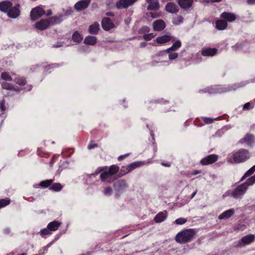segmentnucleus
Segmentation results:
<instances>
[{"instance_id":"nucleus-18","label":"nucleus","mask_w":255,"mask_h":255,"mask_svg":"<svg viewBox=\"0 0 255 255\" xmlns=\"http://www.w3.org/2000/svg\"><path fill=\"white\" fill-rule=\"evenodd\" d=\"M165 27V23L162 20H157L153 23V28L156 31H161Z\"/></svg>"},{"instance_id":"nucleus-1","label":"nucleus","mask_w":255,"mask_h":255,"mask_svg":"<svg viewBox=\"0 0 255 255\" xmlns=\"http://www.w3.org/2000/svg\"><path fill=\"white\" fill-rule=\"evenodd\" d=\"M246 85L244 82L224 86H214L200 90L199 92L209 94L222 93L234 91Z\"/></svg>"},{"instance_id":"nucleus-52","label":"nucleus","mask_w":255,"mask_h":255,"mask_svg":"<svg viewBox=\"0 0 255 255\" xmlns=\"http://www.w3.org/2000/svg\"><path fill=\"white\" fill-rule=\"evenodd\" d=\"M97 146H98V145L97 143H91L89 144L88 147V149H91L92 148H94L97 147Z\"/></svg>"},{"instance_id":"nucleus-36","label":"nucleus","mask_w":255,"mask_h":255,"mask_svg":"<svg viewBox=\"0 0 255 255\" xmlns=\"http://www.w3.org/2000/svg\"><path fill=\"white\" fill-rule=\"evenodd\" d=\"M1 78L6 81H10L12 80V78L9 73L4 72L1 74Z\"/></svg>"},{"instance_id":"nucleus-2","label":"nucleus","mask_w":255,"mask_h":255,"mask_svg":"<svg viewBox=\"0 0 255 255\" xmlns=\"http://www.w3.org/2000/svg\"><path fill=\"white\" fill-rule=\"evenodd\" d=\"M119 170V167L116 165H112L109 168L107 167L99 168L95 173L89 175V177H94L101 173L100 178L102 182H110L113 180V176Z\"/></svg>"},{"instance_id":"nucleus-5","label":"nucleus","mask_w":255,"mask_h":255,"mask_svg":"<svg viewBox=\"0 0 255 255\" xmlns=\"http://www.w3.org/2000/svg\"><path fill=\"white\" fill-rule=\"evenodd\" d=\"M195 234L196 232L193 229L184 230L176 235L175 240L179 243L184 244L190 242Z\"/></svg>"},{"instance_id":"nucleus-30","label":"nucleus","mask_w":255,"mask_h":255,"mask_svg":"<svg viewBox=\"0 0 255 255\" xmlns=\"http://www.w3.org/2000/svg\"><path fill=\"white\" fill-rule=\"evenodd\" d=\"M99 28V24L97 22H96L90 26L89 31L91 34H96L98 32Z\"/></svg>"},{"instance_id":"nucleus-21","label":"nucleus","mask_w":255,"mask_h":255,"mask_svg":"<svg viewBox=\"0 0 255 255\" xmlns=\"http://www.w3.org/2000/svg\"><path fill=\"white\" fill-rule=\"evenodd\" d=\"M90 1H78L74 5L76 9L78 11L86 8L89 4Z\"/></svg>"},{"instance_id":"nucleus-56","label":"nucleus","mask_w":255,"mask_h":255,"mask_svg":"<svg viewBox=\"0 0 255 255\" xmlns=\"http://www.w3.org/2000/svg\"><path fill=\"white\" fill-rule=\"evenodd\" d=\"M197 192V189H196L195 191L191 194V199H192L194 197V196H195V195L196 194Z\"/></svg>"},{"instance_id":"nucleus-6","label":"nucleus","mask_w":255,"mask_h":255,"mask_svg":"<svg viewBox=\"0 0 255 255\" xmlns=\"http://www.w3.org/2000/svg\"><path fill=\"white\" fill-rule=\"evenodd\" d=\"M164 58H165V57L164 51H159L152 56V61L150 63V64L153 67L159 66L161 64L163 66L170 65L171 62L167 60H164Z\"/></svg>"},{"instance_id":"nucleus-41","label":"nucleus","mask_w":255,"mask_h":255,"mask_svg":"<svg viewBox=\"0 0 255 255\" xmlns=\"http://www.w3.org/2000/svg\"><path fill=\"white\" fill-rule=\"evenodd\" d=\"M183 18L180 15L176 16L173 19V23L175 25H179V24L182 23L183 22Z\"/></svg>"},{"instance_id":"nucleus-55","label":"nucleus","mask_w":255,"mask_h":255,"mask_svg":"<svg viewBox=\"0 0 255 255\" xmlns=\"http://www.w3.org/2000/svg\"><path fill=\"white\" fill-rule=\"evenodd\" d=\"M57 66V64H52L51 65H49L48 66H47L46 67V68H47V69H49L50 68H55Z\"/></svg>"},{"instance_id":"nucleus-19","label":"nucleus","mask_w":255,"mask_h":255,"mask_svg":"<svg viewBox=\"0 0 255 255\" xmlns=\"http://www.w3.org/2000/svg\"><path fill=\"white\" fill-rule=\"evenodd\" d=\"M167 214L166 211H163L158 213L154 217V220L156 223H160L163 222L167 218Z\"/></svg>"},{"instance_id":"nucleus-22","label":"nucleus","mask_w":255,"mask_h":255,"mask_svg":"<svg viewBox=\"0 0 255 255\" xmlns=\"http://www.w3.org/2000/svg\"><path fill=\"white\" fill-rule=\"evenodd\" d=\"M135 1H118L116 6L118 9L126 8L132 5Z\"/></svg>"},{"instance_id":"nucleus-12","label":"nucleus","mask_w":255,"mask_h":255,"mask_svg":"<svg viewBox=\"0 0 255 255\" xmlns=\"http://www.w3.org/2000/svg\"><path fill=\"white\" fill-rule=\"evenodd\" d=\"M145 163V161H137L129 164L126 167H123V168L121 169V172H122L123 171V169L125 168L126 169V171H124V172L122 175H124L131 172L136 168L144 165Z\"/></svg>"},{"instance_id":"nucleus-40","label":"nucleus","mask_w":255,"mask_h":255,"mask_svg":"<svg viewBox=\"0 0 255 255\" xmlns=\"http://www.w3.org/2000/svg\"><path fill=\"white\" fill-rule=\"evenodd\" d=\"M10 199L8 198L0 199V208H2L8 205L10 203Z\"/></svg>"},{"instance_id":"nucleus-4","label":"nucleus","mask_w":255,"mask_h":255,"mask_svg":"<svg viewBox=\"0 0 255 255\" xmlns=\"http://www.w3.org/2000/svg\"><path fill=\"white\" fill-rule=\"evenodd\" d=\"M250 157V154L249 151L247 149L242 148L230 153L228 155L227 160L231 163H239L246 161L249 159Z\"/></svg>"},{"instance_id":"nucleus-13","label":"nucleus","mask_w":255,"mask_h":255,"mask_svg":"<svg viewBox=\"0 0 255 255\" xmlns=\"http://www.w3.org/2000/svg\"><path fill=\"white\" fill-rule=\"evenodd\" d=\"M255 142V136L251 133H247L244 137L239 140L240 143H246L248 146H252Z\"/></svg>"},{"instance_id":"nucleus-15","label":"nucleus","mask_w":255,"mask_h":255,"mask_svg":"<svg viewBox=\"0 0 255 255\" xmlns=\"http://www.w3.org/2000/svg\"><path fill=\"white\" fill-rule=\"evenodd\" d=\"M221 18L227 21V23L235 21L236 19V15L232 12H224L221 15Z\"/></svg>"},{"instance_id":"nucleus-3","label":"nucleus","mask_w":255,"mask_h":255,"mask_svg":"<svg viewBox=\"0 0 255 255\" xmlns=\"http://www.w3.org/2000/svg\"><path fill=\"white\" fill-rule=\"evenodd\" d=\"M0 10L6 12L8 17L16 18L20 14L19 4L12 6L10 1H2L0 2Z\"/></svg>"},{"instance_id":"nucleus-58","label":"nucleus","mask_w":255,"mask_h":255,"mask_svg":"<svg viewBox=\"0 0 255 255\" xmlns=\"http://www.w3.org/2000/svg\"><path fill=\"white\" fill-rule=\"evenodd\" d=\"M200 173H201V171L196 170V171H194V172H193L192 175H196V174H199Z\"/></svg>"},{"instance_id":"nucleus-11","label":"nucleus","mask_w":255,"mask_h":255,"mask_svg":"<svg viewBox=\"0 0 255 255\" xmlns=\"http://www.w3.org/2000/svg\"><path fill=\"white\" fill-rule=\"evenodd\" d=\"M255 236L253 234H249L244 236L239 241L237 246L239 247L244 246L246 245H249L254 242Z\"/></svg>"},{"instance_id":"nucleus-62","label":"nucleus","mask_w":255,"mask_h":255,"mask_svg":"<svg viewBox=\"0 0 255 255\" xmlns=\"http://www.w3.org/2000/svg\"><path fill=\"white\" fill-rule=\"evenodd\" d=\"M162 164L165 166H166V167H169L170 166V164H168V163H166V164H164V163H162Z\"/></svg>"},{"instance_id":"nucleus-7","label":"nucleus","mask_w":255,"mask_h":255,"mask_svg":"<svg viewBox=\"0 0 255 255\" xmlns=\"http://www.w3.org/2000/svg\"><path fill=\"white\" fill-rule=\"evenodd\" d=\"M62 17L60 16L58 17H52L49 19H42L35 23V27L38 29L44 30L48 28L50 24L60 23L62 20Z\"/></svg>"},{"instance_id":"nucleus-29","label":"nucleus","mask_w":255,"mask_h":255,"mask_svg":"<svg viewBox=\"0 0 255 255\" xmlns=\"http://www.w3.org/2000/svg\"><path fill=\"white\" fill-rule=\"evenodd\" d=\"M84 42L86 44L93 45L97 42V38L94 36H88L85 38Z\"/></svg>"},{"instance_id":"nucleus-59","label":"nucleus","mask_w":255,"mask_h":255,"mask_svg":"<svg viewBox=\"0 0 255 255\" xmlns=\"http://www.w3.org/2000/svg\"><path fill=\"white\" fill-rule=\"evenodd\" d=\"M127 155H128V154H125V155H121V156H119V157L118 159H119V160H122V159H123V158H124L125 156H127Z\"/></svg>"},{"instance_id":"nucleus-26","label":"nucleus","mask_w":255,"mask_h":255,"mask_svg":"<svg viewBox=\"0 0 255 255\" xmlns=\"http://www.w3.org/2000/svg\"><path fill=\"white\" fill-rule=\"evenodd\" d=\"M61 225V222H59L57 221H54L51 222H50L48 224L47 228L50 230V231L51 232L56 231L59 228Z\"/></svg>"},{"instance_id":"nucleus-14","label":"nucleus","mask_w":255,"mask_h":255,"mask_svg":"<svg viewBox=\"0 0 255 255\" xmlns=\"http://www.w3.org/2000/svg\"><path fill=\"white\" fill-rule=\"evenodd\" d=\"M218 159V156L216 154H211L202 158L200 163L203 165H207L212 164L216 162Z\"/></svg>"},{"instance_id":"nucleus-35","label":"nucleus","mask_w":255,"mask_h":255,"mask_svg":"<svg viewBox=\"0 0 255 255\" xmlns=\"http://www.w3.org/2000/svg\"><path fill=\"white\" fill-rule=\"evenodd\" d=\"M255 183V174L254 176L250 177L244 183V185H246V187H248L250 186L253 185Z\"/></svg>"},{"instance_id":"nucleus-25","label":"nucleus","mask_w":255,"mask_h":255,"mask_svg":"<svg viewBox=\"0 0 255 255\" xmlns=\"http://www.w3.org/2000/svg\"><path fill=\"white\" fill-rule=\"evenodd\" d=\"M172 39V36L170 35H163L158 37L156 39V42L159 44H164Z\"/></svg>"},{"instance_id":"nucleus-63","label":"nucleus","mask_w":255,"mask_h":255,"mask_svg":"<svg viewBox=\"0 0 255 255\" xmlns=\"http://www.w3.org/2000/svg\"><path fill=\"white\" fill-rule=\"evenodd\" d=\"M248 1L249 4H254L255 2V1H252V0Z\"/></svg>"},{"instance_id":"nucleus-16","label":"nucleus","mask_w":255,"mask_h":255,"mask_svg":"<svg viewBox=\"0 0 255 255\" xmlns=\"http://www.w3.org/2000/svg\"><path fill=\"white\" fill-rule=\"evenodd\" d=\"M102 25L104 29L109 30L115 26L114 24L111 21L110 18L105 17L102 21Z\"/></svg>"},{"instance_id":"nucleus-32","label":"nucleus","mask_w":255,"mask_h":255,"mask_svg":"<svg viewBox=\"0 0 255 255\" xmlns=\"http://www.w3.org/2000/svg\"><path fill=\"white\" fill-rule=\"evenodd\" d=\"M180 7L185 9H188L192 5V1H178Z\"/></svg>"},{"instance_id":"nucleus-20","label":"nucleus","mask_w":255,"mask_h":255,"mask_svg":"<svg viewBox=\"0 0 255 255\" xmlns=\"http://www.w3.org/2000/svg\"><path fill=\"white\" fill-rule=\"evenodd\" d=\"M234 213L235 210L234 209L228 210L220 215L218 219L220 220L227 219L231 217Z\"/></svg>"},{"instance_id":"nucleus-60","label":"nucleus","mask_w":255,"mask_h":255,"mask_svg":"<svg viewBox=\"0 0 255 255\" xmlns=\"http://www.w3.org/2000/svg\"><path fill=\"white\" fill-rule=\"evenodd\" d=\"M5 234H8L10 232V230L9 229H6L4 231Z\"/></svg>"},{"instance_id":"nucleus-8","label":"nucleus","mask_w":255,"mask_h":255,"mask_svg":"<svg viewBox=\"0 0 255 255\" xmlns=\"http://www.w3.org/2000/svg\"><path fill=\"white\" fill-rule=\"evenodd\" d=\"M114 187L115 192V196L119 197L121 193L126 189L127 184L125 181L121 180L116 182L114 185Z\"/></svg>"},{"instance_id":"nucleus-57","label":"nucleus","mask_w":255,"mask_h":255,"mask_svg":"<svg viewBox=\"0 0 255 255\" xmlns=\"http://www.w3.org/2000/svg\"><path fill=\"white\" fill-rule=\"evenodd\" d=\"M62 45H63V43H60V44H55L53 46V47H56V48H58V47H61Z\"/></svg>"},{"instance_id":"nucleus-54","label":"nucleus","mask_w":255,"mask_h":255,"mask_svg":"<svg viewBox=\"0 0 255 255\" xmlns=\"http://www.w3.org/2000/svg\"><path fill=\"white\" fill-rule=\"evenodd\" d=\"M178 49H175V47H174V46L172 45L170 47L167 48L165 50L170 51H173V52H176Z\"/></svg>"},{"instance_id":"nucleus-34","label":"nucleus","mask_w":255,"mask_h":255,"mask_svg":"<svg viewBox=\"0 0 255 255\" xmlns=\"http://www.w3.org/2000/svg\"><path fill=\"white\" fill-rule=\"evenodd\" d=\"M63 188V186L59 183H56L53 184L50 187V189L51 190L59 192L62 190Z\"/></svg>"},{"instance_id":"nucleus-49","label":"nucleus","mask_w":255,"mask_h":255,"mask_svg":"<svg viewBox=\"0 0 255 255\" xmlns=\"http://www.w3.org/2000/svg\"><path fill=\"white\" fill-rule=\"evenodd\" d=\"M154 36V35H153L152 33H149L144 34L143 35V38L146 40H151Z\"/></svg>"},{"instance_id":"nucleus-33","label":"nucleus","mask_w":255,"mask_h":255,"mask_svg":"<svg viewBox=\"0 0 255 255\" xmlns=\"http://www.w3.org/2000/svg\"><path fill=\"white\" fill-rule=\"evenodd\" d=\"M150 2L147 7V9L149 10H155L159 8V4L157 1H150Z\"/></svg>"},{"instance_id":"nucleus-46","label":"nucleus","mask_w":255,"mask_h":255,"mask_svg":"<svg viewBox=\"0 0 255 255\" xmlns=\"http://www.w3.org/2000/svg\"><path fill=\"white\" fill-rule=\"evenodd\" d=\"M244 45L242 43H237L233 47V48L236 51L242 50H244Z\"/></svg>"},{"instance_id":"nucleus-39","label":"nucleus","mask_w":255,"mask_h":255,"mask_svg":"<svg viewBox=\"0 0 255 255\" xmlns=\"http://www.w3.org/2000/svg\"><path fill=\"white\" fill-rule=\"evenodd\" d=\"M255 171V165L249 169L242 177L241 180H243L246 177L251 175Z\"/></svg>"},{"instance_id":"nucleus-51","label":"nucleus","mask_w":255,"mask_h":255,"mask_svg":"<svg viewBox=\"0 0 255 255\" xmlns=\"http://www.w3.org/2000/svg\"><path fill=\"white\" fill-rule=\"evenodd\" d=\"M5 109V101L3 100L0 103V109L1 111H4Z\"/></svg>"},{"instance_id":"nucleus-43","label":"nucleus","mask_w":255,"mask_h":255,"mask_svg":"<svg viewBox=\"0 0 255 255\" xmlns=\"http://www.w3.org/2000/svg\"><path fill=\"white\" fill-rule=\"evenodd\" d=\"M103 192L106 196H111L113 193V189L111 187H107L103 190Z\"/></svg>"},{"instance_id":"nucleus-50","label":"nucleus","mask_w":255,"mask_h":255,"mask_svg":"<svg viewBox=\"0 0 255 255\" xmlns=\"http://www.w3.org/2000/svg\"><path fill=\"white\" fill-rule=\"evenodd\" d=\"M173 45L175 47V49H178L181 46V43L180 40H178L173 44Z\"/></svg>"},{"instance_id":"nucleus-38","label":"nucleus","mask_w":255,"mask_h":255,"mask_svg":"<svg viewBox=\"0 0 255 255\" xmlns=\"http://www.w3.org/2000/svg\"><path fill=\"white\" fill-rule=\"evenodd\" d=\"M39 234L42 238H45L47 235H50L51 234V232L50 230L47 227L42 229L40 232Z\"/></svg>"},{"instance_id":"nucleus-17","label":"nucleus","mask_w":255,"mask_h":255,"mask_svg":"<svg viewBox=\"0 0 255 255\" xmlns=\"http://www.w3.org/2000/svg\"><path fill=\"white\" fill-rule=\"evenodd\" d=\"M217 52V49L214 48H203L201 54L204 56H212L215 55Z\"/></svg>"},{"instance_id":"nucleus-53","label":"nucleus","mask_w":255,"mask_h":255,"mask_svg":"<svg viewBox=\"0 0 255 255\" xmlns=\"http://www.w3.org/2000/svg\"><path fill=\"white\" fill-rule=\"evenodd\" d=\"M86 50L87 48L84 46H80L78 48V51L81 52H85L86 51Z\"/></svg>"},{"instance_id":"nucleus-61","label":"nucleus","mask_w":255,"mask_h":255,"mask_svg":"<svg viewBox=\"0 0 255 255\" xmlns=\"http://www.w3.org/2000/svg\"><path fill=\"white\" fill-rule=\"evenodd\" d=\"M149 14L151 15V16L152 17V18H155L156 17H157L158 16L157 15H153V13L152 12H150L149 13Z\"/></svg>"},{"instance_id":"nucleus-24","label":"nucleus","mask_w":255,"mask_h":255,"mask_svg":"<svg viewBox=\"0 0 255 255\" xmlns=\"http://www.w3.org/2000/svg\"><path fill=\"white\" fill-rule=\"evenodd\" d=\"M227 27V21L221 18L216 22V28L220 30H224Z\"/></svg>"},{"instance_id":"nucleus-37","label":"nucleus","mask_w":255,"mask_h":255,"mask_svg":"<svg viewBox=\"0 0 255 255\" xmlns=\"http://www.w3.org/2000/svg\"><path fill=\"white\" fill-rule=\"evenodd\" d=\"M53 182L52 179L46 180L44 181H42L40 182L39 186H42L43 187H48Z\"/></svg>"},{"instance_id":"nucleus-28","label":"nucleus","mask_w":255,"mask_h":255,"mask_svg":"<svg viewBox=\"0 0 255 255\" xmlns=\"http://www.w3.org/2000/svg\"><path fill=\"white\" fill-rule=\"evenodd\" d=\"M165 53V57H166L167 55L168 56V59L170 62L171 61L175 60L178 56V54L176 52L170 51L167 50H163Z\"/></svg>"},{"instance_id":"nucleus-47","label":"nucleus","mask_w":255,"mask_h":255,"mask_svg":"<svg viewBox=\"0 0 255 255\" xmlns=\"http://www.w3.org/2000/svg\"><path fill=\"white\" fill-rule=\"evenodd\" d=\"M175 222L177 225H182L187 222V220L185 218H180L176 219Z\"/></svg>"},{"instance_id":"nucleus-45","label":"nucleus","mask_w":255,"mask_h":255,"mask_svg":"<svg viewBox=\"0 0 255 255\" xmlns=\"http://www.w3.org/2000/svg\"><path fill=\"white\" fill-rule=\"evenodd\" d=\"M217 119V118L213 119V118L204 117V118H203V121L204 122V123L205 124H209L212 123Z\"/></svg>"},{"instance_id":"nucleus-48","label":"nucleus","mask_w":255,"mask_h":255,"mask_svg":"<svg viewBox=\"0 0 255 255\" xmlns=\"http://www.w3.org/2000/svg\"><path fill=\"white\" fill-rule=\"evenodd\" d=\"M253 107H254V106L252 105V104L248 102V103H246L244 105L243 110H249L253 109Z\"/></svg>"},{"instance_id":"nucleus-23","label":"nucleus","mask_w":255,"mask_h":255,"mask_svg":"<svg viewBox=\"0 0 255 255\" xmlns=\"http://www.w3.org/2000/svg\"><path fill=\"white\" fill-rule=\"evenodd\" d=\"M166 10L170 13H174L178 11V7L173 2H169L166 5Z\"/></svg>"},{"instance_id":"nucleus-64","label":"nucleus","mask_w":255,"mask_h":255,"mask_svg":"<svg viewBox=\"0 0 255 255\" xmlns=\"http://www.w3.org/2000/svg\"><path fill=\"white\" fill-rule=\"evenodd\" d=\"M106 15H108V16L112 15V13L111 12H107L106 13Z\"/></svg>"},{"instance_id":"nucleus-27","label":"nucleus","mask_w":255,"mask_h":255,"mask_svg":"<svg viewBox=\"0 0 255 255\" xmlns=\"http://www.w3.org/2000/svg\"><path fill=\"white\" fill-rule=\"evenodd\" d=\"M1 87L3 89L6 90L14 91L16 92L20 91V89L18 87L16 86H14L11 84L6 82H3L1 83Z\"/></svg>"},{"instance_id":"nucleus-31","label":"nucleus","mask_w":255,"mask_h":255,"mask_svg":"<svg viewBox=\"0 0 255 255\" xmlns=\"http://www.w3.org/2000/svg\"><path fill=\"white\" fill-rule=\"evenodd\" d=\"M83 38L82 35L77 31H75L72 36V39L76 43L80 42L82 40Z\"/></svg>"},{"instance_id":"nucleus-44","label":"nucleus","mask_w":255,"mask_h":255,"mask_svg":"<svg viewBox=\"0 0 255 255\" xmlns=\"http://www.w3.org/2000/svg\"><path fill=\"white\" fill-rule=\"evenodd\" d=\"M51 245V243H49L47 246L44 247L38 255H44L45 253L47 252L48 249L50 247Z\"/></svg>"},{"instance_id":"nucleus-9","label":"nucleus","mask_w":255,"mask_h":255,"mask_svg":"<svg viewBox=\"0 0 255 255\" xmlns=\"http://www.w3.org/2000/svg\"><path fill=\"white\" fill-rule=\"evenodd\" d=\"M246 185L243 183L237 186L232 193V196L234 198H241L247 190Z\"/></svg>"},{"instance_id":"nucleus-10","label":"nucleus","mask_w":255,"mask_h":255,"mask_svg":"<svg viewBox=\"0 0 255 255\" xmlns=\"http://www.w3.org/2000/svg\"><path fill=\"white\" fill-rule=\"evenodd\" d=\"M44 10L42 7L37 6L33 8L30 12L31 19L33 21H35L44 15Z\"/></svg>"},{"instance_id":"nucleus-42","label":"nucleus","mask_w":255,"mask_h":255,"mask_svg":"<svg viewBox=\"0 0 255 255\" xmlns=\"http://www.w3.org/2000/svg\"><path fill=\"white\" fill-rule=\"evenodd\" d=\"M14 81L17 84L20 85H24L26 84V80L23 77H17L14 79Z\"/></svg>"}]
</instances>
